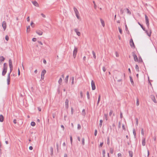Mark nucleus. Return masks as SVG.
I'll use <instances>...</instances> for the list:
<instances>
[{"instance_id":"f257e3e1","label":"nucleus","mask_w":157,"mask_h":157,"mask_svg":"<svg viewBox=\"0 0 157 157\" xmlns=\"http://www.w3.org/2000/svg\"><path fill=\"white\" fill-rule=\"evenodd\" d=\"M7 67L8 66L6 63H4L3 64V70L2 73V76H4L6 73Z\"/></svg>"},{"instance_id":"f03ea898","label":"nucleus","mask_w":157,"mask_h":157,"mask_svg":"<svg viewBox=\"0 0 157 157\" xmlns=\"http://www.w3.org/2000/svg\"><path fill=\"white\" fill-rule=\"evenodd\" d=\"M78 49L76 47H75L74 49L73 52V56L74 58H75Z\"/></svg>"},{"instance_id":"7ed1b4c3","label":"nucleus","mask_w":157,"mask_h":157,"mask_svg":"<svg viewBox=\"0 0 157 157\" xmlns=\"http://www.w3.org/2000/svg\"><path fill=\"white\" fill-rule=\"evenodd\" d=\"M145 19L146 21V24L148 28L149 27V19L148 17L146 14L145 15Z\"/></svg>"},{"instance_id":"20e7f679","label":"nucleus","mask_w":157,"mask_h":157,"mask_svg":"<svg viewBox=\"0 0 157 157\" xmlns=\"http://www.w3.org/2000/svg\"><path fill=\"white\" fill-rule=\"evenodd\" d=\"M46 71L45 69L43 70L41 74V79H43L44 78V74L46 73Z\"/></svg>"},{"instance_id":"39448f33","label":"nucleus","mask_w":157,"mask_h":157,"mask_svg":"<svg viewBox=\"0 0 157 157\" xmlns=\"http://www.w3.org/2000/svg\"><path fill=\"white\" fill-rule=\"evenodd\" d=\"M132 56L135 62H138V59L136 55L134 52H132Z\"/></svg>"},{"instance_id":"423d86ee","label":"nucleus","mask_w":157,"mask_h":157,"mask_svg":"<svg viewBox=\"0 0 157 157\" xmlns=\"http://www.w3.org/2000/svg\"><path fill=\"white\" fill-rule=\"evenodd\" d=\"M91 85L92 90H95L96 89V87H95V83L93 80L91 81Z\"/></svg>"},{"instance_id":"0eeeda50","label":"nucleus","mask_w":157,"mask_h":157,"mask_svg":"<svg viewBox=\"0 0 157 157\" xmlns=\"http://www.w3.org/2000/svg\"><path fill=\"white\" fill-rule=\"evenodd\" d=\"M2 26L4 30H5L6 28V24L5 21H4L2 23Z\"/></svg>"},{"instance_id":"6e6552de","label":"nucleus","mask_w":157,"mask_h":157,"mask_svg":"<svg viewBox=\"0 0 157 157\" xmlns=\"http://www.w3.org/2000/svg\"><path fill=\"white\" fill-rule=\"evenodd\" d=\"M130 44L132 48H135V46L132 39H131L130 41Z\"/></svg>"},{"instance_id":"1a4fd4ad","label":"nucleus","mask_w":157,"mask_h":157,"mask_svg":"<svg viewBox=\"0 0 157 157\" xmlns=\"http://www.w3.org/2000/svg\"><path fill=\"white\" fill-rule=\"evenodd\" d=\"M74 31L76 33V34L78 36H79L81 35V33L78 31V29H74Z\"/></svg>"},{"instance_id":"9d476101","label":"nucleus","mask_w":157,"mask_h":157,"mask_svg":"<svg viewBox=\"0 0 157 157\" xmlns=\"http://www.w3.org/2000/svg\"><path fill=\"white\" fill-rule=\"evenodd\" d=\"M68 100L67 99H66L65 101V107L66 109H68Z\"/></svg>"},{"instance_id":"9b49d317","label":"nucleus","mask_w":157,"mask_h":157,"mask_svg":"<svg viewBox=\"0 0 157 157\" xmlns=\"http://www.w3.org/2000/svg\"><path fill=\"white\" fill-rule=\"evenodd\" d=\"M142 144L143 146H144L146 144L145 139V138H142Z\"/></svg>"},{"instance_id":"f8f14e48","label":"nucleus","mask_w":157,"mask_h":157,"mask_svg":"<svg viewBox=\"0 0 157 157\" xmlns=\"http://www.w3.org/2000/svg\"><path fill=\"white\" fill-rule=\"evenodd\" d=\"M32 3L36 7L39 6V4L36 1H33Z\"/></svg>"},{"instance_id":"ddd939ff","label":"nucleus","mask_w":157,"mask_h":157,"mask_svg":"<svg viewBox=\"0 0 157 157\" xmlns=\"http://www.w3.org/2000/svg\"><path fill=\"white\" fill-rule=\"evenodd\" d=\"M36 33L39 35H41L43 34V32L40 30L36 31Z\"/></svg>"},{"instance_id":"4468645a","label":"nucleus","mask_w":157,"mask_h":157,"mask_svg":"<svg viewBox=\"0 0 157 157\" xmlns=\"http://www.w3.org/2000/svg\"><path fill=\"white\" fill-rule=\"evenodd\" d=\"M9 66L10 67H11L13 66L12 61L11 59H10L9 60Z\"/></svg>"},{"instance_id":"2eb2a0df","label":"nucleus","mask_w":157,"mask_h":157,"mask_svg":"<svg viewBox=\"0 0 157 157\" xmlns=\"http://www.w3.org/2000/svg\"><path fill=\"white\" fill-rule=\"evenodd\" d=\"M4 121V117L1 114L0 115V121L1 122H2Z\"/></svg>"},{"instance_id":"dca6fc26","label":"nucleus","mask_w":157,"mask_h":157,"mask_svg":"<svg viewBox=\"0 0 157 157\" xmlns=\"http://www.w3.org/2000/svg\"><path fill=\"white\" fill-rule=\"evenodd\" d=\"M100 20L101 21V23L102 24V26L103 27H104L105 25V24L104 21L101 18L100 19Z\"/></svg>"},{"instance_id":"f3484780","label":"nucleus","mask_w":157,"mask_h":157,"mask_svg":"<svg viewBox=\"0 0 157 157\" xmlns=\"http://www.w3.org/2000/svg\"><path fill=\"white\" fill-rule=\"evenodd\" d=\"M145 31L148 36H151V30H150L149 33L146 30H145Z\"/></svg>"},{"instance_id":"a211bd4d","label":"nucleus","mask_w":157,"mask_h":157,"mask_svg":"<svg viewBox=\"0 0 157 157\" xmlns=\"http://www.w3.org/2000/svg\"><path fill=\"white\" fill-rule=\"evenodd\" d=\"M5 59V58L3 56H2L0 57V62L4 61Z\"/></svg>"},{"instance_id":"6ab92c4d","label":"nucleus","mask_w":157,"mask_h":157,"mask_svg":"<svg viewBox=\"0 0 157 157\" xmlns=\"http://www.w3.org/2000/svg\"><path fill=\"white\" fill-rule=\"evenodd\" d=\"M129 155L130 157H132L133 153L132 151H129Z\"/></svg>"},{"instance_id":"aec40b11","label":"nucleus","mask_w":157,"mask_h":157,"mask_svg":"<svg viewBox=\"0 0 157 157\" xmlns=\"http://www.w3.org/2000/svg\"><path fill=\"white\" fill-rule=\"evenodd\" d=\"M130 80L131 84L132 85H133L134 84V82L133 81V80L132 78V77L131 76H130Z\"/></svg>"},{"instance_id":"412c9836","label":"nucleus","mask_w":157,"mask_h":157,"mask_svg":"<svg viewBox=\"0 0 157 157\" xmlns=\"http://www.w3.org/2000/svg\"><path fill=\"white\" fill-rule=\"evenodd\" d=\"M50 151H51V156H52L53 155V148L52 147H51L50 148Z\"/></svg>"},{"instance_id":"4be33fe9","label":"nucleus","mask_w":157,"mask_h":157,"mask_svg":"<svg viewBox=\"0 0 157 157\" xmlns=\"http://www.w3.org/2000/svg\"><path fill=\"white\" fill-rule=\"evenodd\" d=\"M138 24L140 25V27H141V28L144 31H145V28L144 27L143 25L141 24L139 22H138Z\"/></svg>"},{"instance_id":"5701e85b","label":"nucleus","mask_w":157,"mask_h":157,"mask_svg":"<svg viewBox=\"0 0 157 157\" xmlns=\"http://www.w3.org/2000/svg\"><path fill=\"white\" fill-rule=\"evenodd\" d=\"M100 98H101V95L100 94H99L98 96V102H97V105H98V104H99V101L100 100Z\"/></svg>"},{"instance_id":"b1692460","label":"nucleus","mask_w":157,"mask_h":157,"mask_svg":"<svg viewBox=\"0 0 157 157\" xmlns=\"http://www.w3.org/2000/svg\"><path fill=\"white\" fill-rule=\"evenodd\" d=\"M105 150H103L102 151V155L103 157H105Z\"/></svg>"},{"instance_id":"393cba45","label":"nucleus","mask_w":157,"mask_h":157,"mask_svg":"<svg viewBox=\"0 0 157 157\" xmlns=\"http://www.w3.org/2000/svg\"><path fill=\"white\" fill-rule=\"evenodd\" d=\"M26 31L27 32H29L30 31V26L29 25L27 27Z\"/></svg>"},{"instance_id":"a878e982","label":"nucleus","mask_w":157,"mask_h":157,"mask_svg":"<svg viewBox=\"0 0 157 157\" xmlns=\"http://www.w3.org/2000/svg\"><path fill=\"white\" fill-rule=\"evenodd\" d=\"M135 68L137 71H139V67L137 65H136Z\"/></svg>"},{"instance_id":"bb28decb","label":"nucleus","mask_w":157,"mask_h":157,"mask_svg":"<svg viewBox=\"0 0 157 157\" xmlns=\"http://www.w3.org/2000/svg\"><path fill=\"white\" fill-rule=\"evenodd\" d=\"M92 53L93 55V57L95 59L96 58V56L95 52H94V51H93Z\"/></svg>"},{"instance_id":"cd10ccee","label":"nucleus","mask_w":157,"mask_h":157,"mask_svg":"<svg viewBox=\"0 0 157 157\" xmlns=\"http://www.w3.org/2000/svg\"><path fill=\"white\" fill-rule=\"evenodd\" d=\"M62 82V79L61 78H60L59 80L58 81V82L59 84H61Z\"/></svg>"},{"instance_id":"c85d7f7f","label":"nucleus","mask_w":157,"mask_h":157,"mask_svg":"<svg viewBox=\"0 0 157 157\" xmlns=\"http://www.w3.org/2000/svg\"><path fill=\"white\" fill-rule=\"evenodd\" d=\"M7 84L8 85H9L10 84V78H7Z\"/></svg>"},{"instance_id":"c756f323","label":"nucleus","mask_w":157,"mask_h":157,"mask_svg":"<svg viewBox=\"0 0 157 157\" xmlns=\"http://www.w3.org/2000/svg\"><path fill=\"white\" fill-rule=\"evenodd\" d=\"M86 94H87V98L88 99H89L90 98V96L89 93L88 91H87V92Z\"/></svg>"},{"instance_id":"7c9ffc66","label":"nucleus","mask_w":157,"mask_h":157,"mask_svg":"<svg viewBox=\"0 0 157 157\" xmlns=\"http://www.w3.org/2000/svg\"><path fill=\"white\" fill-rule=\"evenodd\" d=\"M138 61L139 63H141V62H143V60H142L141 58L140 57H139Z\"/></svg>"},{"instance_id":"2f4dec72","label":"nucleus","mask_w":157,"mask_h":157,"mask_svg":"<svg viewBox=\"0 0 157 157\" xmlns=\"http://www.w3.org/2000/svg\"><path fill=\"white\" fill-rule=\"evenodd\" d=\"M30 25H31V27H32L33 28L35 26V24L33 21H32L31 22Z\"/></svg>"},{"instance_id":"473e14b6","label":"nucleus","mask_w":157,"mask_h":157,"mask_svg":"<svg viewBox=\"0 0 157 157\" xmlns=\"http://www.w3.org/2000/svg\"><path fill=\"white\" fill-rule=\"evenodd\" d=\"M71 83L72 84H74V77H72L71 78Z\"/></svg>"},{"instance_id":"72a5a7b5","label":"nucleus","mask_w":157,"mask_h":157,"mask_svg":"<svg viewBox=\"0 0 157 157\" xmlns=\"http://www.w3.org/2000/svg\"><path fill=\"white\" fill-rule=\"evenodd\" d=\"M31 125L33 126H34L35 125V123L34 121H32L31 123Z\"/></svg>"},{"instance_id":"f704fd0d","label":"nucleus","mask_w":157,"mask_h":157,"mask_svg":"<svg viewBox=\"0 0 157 157\" xmlns=\"http://www.w3.org/2000/svg\"><path fill=\"white\" fill-rule=\"evenodd\" d=\"M73 9L75 13H77L78 12L77 9L75 7H74Z\"/></svg>"},{"instance_id":"c9c22d12","label":"nucleus","mask_w":157,"mask_h":157,"mask_svg":"<svg viewBox=\"0 0 157 157\" xmlns=\"http://www.w3.org/2000/svg\"><path fill=\"white\" fill-rule=\"evenodd\" d=\"M75 15H76V17H77V18L78 19H79V12H77V13H75Z\"/></svg>"},{"instance_id":"e433bc0d","label":"nucleus","mask_w":157,"mask_h":157,"mask_svg":"<svg viewBox=\"0 0 157 157\" xmlns=\"http://www.w3.org/2000/svg\"><path fill=\"white\" fill-rule=\"evenodd\" d=\"M69 75H67L65 78V80L66 83H67L68 81Z\"/></svg>"},{"instance_id":"4c0bfd02","label":"nucleus","mask_w":157,"mask_h":157,"mask_svg":"<svg viewBox=\"0 0 157 157\" xmlns=\"http://www.w3.org/2000/svg\"><path fill=\"white\" fill-rule=\"evenodd\" d=\"M82 114L83 116H85V115L86 113H85V110L84 109H83L82 111Z\"/></svg>"},{"instance_id":"58836bf2","label":"nucleus","mask_w":157,"mask_h":157,"mask_svg":"<svg viewBox=\"0 0 157 157\" xmlns=\"http://www.w3.org/2000/svg\"><path fill=\"white\" fill-rule=\"evenodd\" d=\"M139 105V99L137 98L136 99V105L138 106Z\"/></svg>"},{"instance_id":"ea45409f","label":"nucleus","mask_w":157,"mask_h":157,"mask_svg":"<svg viewBox=\"0 0 157 157\" xmlns=\"http://www.w3.org/2000/svg\"><path fill=\"white\" fill-rule=\"evenodd\" d=\"M102 122L103 121L102 120H101L100 121L99 126L100 127L102 126Z\"/></svg>"},{"instance_id":"a19ab883","label":"nucleus","mask_w":157,"mask_h":157,"mask_svg":"<svg viewBox=\"0 0 157 157\" xmlns=\"http://www.w3.org/2000/svg\"><path fill=\"white\" fill-rule=\"evenodd\" d=\"M118 28V29H119V30L120 33L121 34H122V29L120 27H119Z\"/></svg>"},{"instance_id":"79ce46f5","label":"nucleus","mask_w":157,"mask_h":157,"mask_svg":"<svg viewBox=\"0 0 157 157\" xmlns=\"http://www.w3.org/2000/svg\"><path fill=\"white\" fill-rule=\"evenodd\" d=\"M133 134L134 135V136L135 137V138H136V131H135V130L134 129L133 130Z\"/></svg>"},{"instance_id":"37998d69","label":"nucleus","mask_w":157,"mask_h":157,"mask_svg":"<svg viewBox=\"0 0 157 157\" xmlns=\"http://www.w3.org/2000/svg\"><path fill=\"white\" fill-rule=\"evenodd\" d=\"M113 149L111 148H110V152L111 153V154H113Z\"/></svg>"},{"instance_id":"c03bdc74","label":"nucleus","mask_w":157,"mask_h":157,"mask_svg":"<svg viewBox=\"0 0 157 157\" xmlns=\"http://www.w3.org/2000/svg\"><path fill=\"white\" fill-rule=\"evenodd\" d=\"M141 133L142 135H144V130L143 128H141Z\"/></svg>"},{"instance_id":"a18cd8bd","label":"nucleus","mask_w":157,"mask_h":157,"mask_svg":"<svg viewBox=\"0 0 157 157\" xmlns=\"http://www.w3.org/2000/svg\"><path fill=\"white\" fill-rule=\"evenodd\" d=\"M107 143L108 145H109L110 144V141H109V137H108L107 138Z\"/></svg>"},{"instance_id":"49530a36","label":"nucleus","mask_w":157,"mask_h":157,"mask_svg":"<svg viewBox=\"0 0 157 157\" xmlns=\"http://www.w3.org/2000/svg\"><path fill=\"white\" fill-rule=\"evenodd\" d=\"M81 126L79 124H78V127H77V128L78 130H79L81 129Z\"/></svg>"},{"instance_id":"de8ad7c7","label":"nucleus","mask_w":157,"mask_h":157,"mask_svg":"<svg viewBox=\"0 0 157 157\" xmlns=\"http://www.w3.org/2000/svg\"><path fill=\"white\" fill-rule=\"evenodd\" d=\"M70 140L71 144L72 143V137L71 136H70Z\"/></svg>"},{"instance_id":"09e8293b","label":"nucleus","mask_w":157,"mask_h":157,"mask_svg":"<svg viewBox=\"0 0 157 157\" xmlns=\"http://www.w3.org/2000/svg\"><path fill=\"white\" fill-rule=\"evenodd\" d=\"M126 10L127 11V13H128L129 14H131V12L128 9L126 8Z\"/></svg>"},{"instance_id":"8fccbe9b","label":"nucleus","mask_w":157,"mask_h":157,"mask_svg":"<svg viewBox=\"0 0 157 157\" xmlns=\"http://www.w3.org/2000/svg\"><path fill=\"white\" fill-rule=\"evenodd\" d=\"M152 100L155 103H156L157 102L156 99L154 97H153V98L152 99Z\"/></svg>"},{"instance_id":"3c124183","label":"nucleus","mask_w":157,"mask_h":157,"mask_svg":"<svg viewBox=\"0 0 157 157\" xmlns=\"http://www.w3.org/2000/svg\"><path fill=\"white\" fill-rule=\"evenodd\" d=\"M82 144L83 145H84L85 144V140L84 138L82 139Z\"/></svg>"},{"instance_id":"603ef678","label":"nucleus","mask_w":157,"mask_h":157,"mask_svg":"<svg viewBox=\"0 0 157 157\" xmlns=\"http://www.w3.org/2000/svg\"><path fill=\"white\" fill-rule=\"evenodd\" d=\"M80 97L82 98H83V93L82 91H80Z\"/></svg>"},{"instance_id":"864d4df0","label":"nucleus","mask_w":157,"mask_h":157,"mask_svg":"<svg viewBox=\"0 0 157 157\" xmlns=\"http://www.w3.org/2000/svg\"><path fill=\"white\" fill-rule=\"evenodd\" d=\"M103 142H102L100 143V144L99 146V147H101L103 145Z\"/></svg>"},{"instance_id":"5fc2aeb1","label":"nucleus","mask_w":157,"mask_h":157,"mask_svg":"<svg viewBox=\"0 0 157 157\" xmlns=\"http://www.w3.org/2000/svg\"><path fill=\"white\" fill-rule=\"evenodd\" d=\"M124 10H123L122 9H121L120 10V13L121 14H122L124 13Z\"/></svg>"},{"instance_id":"6e6d98bb","label":"nucleus","mask_w":157,"mask_h":157,"mask_svg":"<svg viewBox=\"0 0 157 157\" xmlns=\"http://www.w3.org/2000/svg\"><path fill=\"white\" fill-rule=\"evenodd\" d=\"M136 125H138V119L137 118H136Z\"/></svg>"},{"instance_id":"4d7b16f0","label":"nucleus","mask_w":157,"mask_h":157,"mask_svg":"<svg viewBox=\"0 0 157 157\" xmlns=\"http://www.w3.org/2000/svg\"><path fill=\"white\" fill-rule=\"evenodd\" d=\"M5 39H6V40H7V41H8L9 39V37H8V36H7V35H6V37H5Z\"/></svg>"},{"instance_id":"13d9d810","label":"nucleus","mask_w":157,"mask_h":157,"mask_svg":"<svg viewBox=\"0 0 157 157\" xmlns=\"http://www.w3.org/2000/svg\"><path fill=\"white\" fill-rule=\"evenodd\" d=\"M104 118L106 121L107 120V115L106 114L104 115Z\"/></svg>"},{"instance_id":"bf43d9fd","label":"nucleus","mask_w":157,"mask_h":157,"mask_svg":"<svg viewBox=\"0 0 157 157\" xmlns=\"http://www.w3.org/2000/svg\"><path fill=\"white\" fill-rule=\"evenodd\" d=\"M122 128L123 129V130H124V131H125L126 129L125 127L124 126V124H123L122 125Z\"/></svg>"},{"instance_id":"052dcab7","label":"nucleus","mask_w":157,"mask_h":157,"mask_svg":"<svg viewBox=\"0 0 157 157\" xmlns=\"http://www.w3.org/2000/svg\"><path fill=\"white\" fill-rule=\"evenodd\" d=\"M10 72L11 73L13 70V67H10Z\"/></svg>"},{"instance_id":"680f3d73","label":"nucleus","mask_w":157,"mask_h":157,"mask_svg":"<svg viewBox=\"0 0 157 157\" xmlns=\"http://www.w3.org/2000/svg\"><path fill=\"white\" fill-rule=\"evenodd\" d=\"M125 29L126 31H128V32H129L128 30V28L126 24L125 25Z\"/></svg>"},{"instance_id":"e2e57ef3","label":"nucleus","mask_w":157,"mask_h":157,"mask_svg":"<svg viewBox=\"0 0 157 157\" xmlns=\"http://www.w3.org/2000/svg\"><path fill=\"white\" fill-rule=\"evenodd\" d=\"M113 113V111L112 110H111L109 112V115L110 116H111L112 115V114Z\"/></svg>"},{"instance_id":"0e129e2a","label":"nucleus","mask_w":157,"mask_h":157,"mask_svg":"<svg viewBox=\"0 0 157 157\" xmlns=\"http://www.w3.org/2000/svg\"><path fill=\"white\" fill-rule=\"evenodd\" d=\"M93 2L94 4V8L96 9V8L97 6L95 3V2L94 1H93Z\"/></svg>"},{"instance_id":"69168bd1","label":"nucleus","mask_w":157,"mask_h":157,"mask_svg":"<svg viewBox=\"0 0 157 157\" xmlns=\"http://www.w3.org/2000/svg\"><path fill=\"white\" fill-rule=\"evenodd\" d=\"M97 131L96 129L95 130V132H94V135L95 136H96L97 135Z\"/></svg>"},{"instance_id":"338daca9","label":"nucleus","mask_w":157,"mask_h":157,"mask_svg":"<svg viewBox=\"0 0 157 157\" xmlns=\"http://www.w3.org/2000/svg\"><path fill=\"white\" fill-rule=\"evenodd\" d=\"M118 156L119 157H122V155L121 153H119L118 154Z\"/></svg>"},{"instance_id":"774afa93","label":"nucleus","mask_w":157,"mask_h":157,"mask_svg":"<svg viewBox=\"0 0 157 157\" xmlns=\"http://www.w3.org/2000/svg\"><path fill=\"white\" fill-rule=\"evenodd\" d=\"M32 40L34 42L36 41V39L35 38H33L32 39Z\"/></svg>"}]
</instances>
